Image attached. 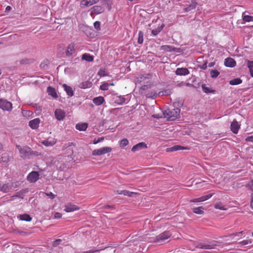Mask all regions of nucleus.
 Wrapping results in <instances>:
<instances>
[{"label":"nucleus","mask_w":253,"mask_h":253,"mask_svg":"<svg viewBox=\"0 0 253 253\" xmlns=\"http://www.w3.org/2000/svg\"><path fill=\"white\" fill-rule=\"evenodd\" d=\"M40 123V120L39 118H36L30 121L29 122V126L32 129H37L39 126V124Z\"/></svg>","instance_id":"nucleus-14"},{"label":"nucleus","mask_w":253,"mask_h":253,"mask_svg":"<svg viewBox=\"0 0 253 253\" xmlns=\"http://www.w3.org/2000/svg\"><path fill=\"white\" fill-rule=\"evenodd\" d=\"M45 194L51 199H53L55 197V195L52 192L47 193Z\"/></svg>","instance_id":"nucleus-50"},{"label":"nucleus","mask_w":253,"mask_h":253,"mask_svg":"<svg viewBox=\"0 0 253 253\" xmlns=\"http://www.w3.org/2000/svg\"><path fill=\"white\" fill-rule=\"evenodd\" d=\"M94 28L97 30L100 31V22L99 21H95L93 24Z\"/></svg>","instance_id":"nucleus-43"},{"label":"nucleus","mask_w":253,"mask_h":253,"mask_svg":"<svg viewBox=\"0 0 253 253\" xmlns=\"http://www.w3.org/2000/svg\"><path fill=\"white\" fill-rule=\"evenodd\" d=\"M16 147L19 151L21 158L23 159H29L30 156L34 154V152L28 146L21 147L16 145Z\"/></svg>","instance_id":"nucleus-2"},{"label":"nucleus","mask_w":253,"mask_h":253,"mask_svg":"<svg viewBox=\"0 0 253 253\" xmlns=\"http://www.w3.org/2000/svg\"><path fill=\"white\" fill-rule=\"evenodd\" d=\"M57 142V140L55 138H48L46 140H44L42 142V143L44 146H52L54 145Z\"/></svg>","instance_id":"nucleus-17"},{"label":"nucleus","mask_w":253,"mask_h":253,"mask_svg":"<svg viewBox=\"0 0 253 253\" xmlns=\"http://www.w3.org/2000/svg\"><path fill=\"white\" fill-rule=\"evenodd\" d=\"M251 207L253 209V195H252V200H251Z\"/></svg>","instance_id":"nucleus-58"},{"label":"nucleus","mask_w":253,"mask_h":253,"mask_svg":"<svg viewBox=\"0 0 253 253\" xmlns=\"http://www.w3.org/2000/svg\"><path fill=\"white\" fill-rule=\"evenodd\" d=\"M99 1V0H82L81 4L84 6H88L98 3Z\"/></svg>","instance_id":"nucleus-18"},{"label":"nucleus","mask_w":253,"mask_h":253,"mask_svg":"<svg viewBox=\"0 0 253 253\" xmlns=\"http://www.w3.org/2000/svg\"><path fill=\"white\" fill-rule=\"evenodd\" d=\"M212 194H209L207 195L202 196L198 198H196L190 201L191 203H197L205 201L212 197Z\"/></svg>","instance_id":"nucleus-13"},{"label":"nucleus","mask_w":253,"mask_h":253,"mask_svg":"<svg viewBox=\"0 0 253 253\" xmlns=\"http://www.w3.org/2000/svg\"><path fill=\"white\" fill-rule=\"evenodd\" d=\"M243 233V231H241L239 232H237L234 234H231L232 236H239L240 234L242 235Z\"/></svg>","instance_id":"nucleus-55"},{"label":"nucleus","mask_w":253,"mask_h":253,"mask_svg":"<svg viewBox=\"0 0 253 253\" xmlns=\"http://www.w3.org/2000/svg\"><path fill=\"white\" fill-rule=\"evenodd\" d=\"M27 63V60H22L20 61L21 64H26Z\"/></svg>","instance_id":"nucleus-59"},{"label":"nucleus","mask_w":253,"mask_h":253,"mask_svg":"<svg viewBox=\"0 0 253 253\" xmlns=\"http://www.w3.org/2000/svg\"><path fill=\"white\" fill-rule=\"evenodd\" d=\"M243 20L244 22H249L253 21V16L250 15H244L243 17Z\"/></svg>","instance_id":"nucleus-37"},{"label":"nucleus","mask_w":253,"mask_h":253,"mask_svg":"<svg viewBox=\"0 0 253 253\" xmlns=\"http://www.w3.org/2000/svg\"><path fill=\"white\" fill-rule=\"evenodd\" d=\"M171 236L170 233L169 231H165L158 236H156L153 240H151V242L162 243L165 240L169 239Z\"/></svg>","instance_id":"nucleus-3"},{"label":"nucleus","mask_w":253,"mask_h":253,"mask_svg":"<svg viewBox=\"0 0 253 253\" xmlns=\"http://www.w3.org/2000/svg\"><path fill=\"white\" fill-rule=\"evenodd\" d=\"M82 59L86 61L91 62L93 60V56L88 53H84L82 55Z\"/></svg>","instance_id":"nucleus-28"},{"label":"nucleus","mask_w":253,"mask_h":253,"mask_svg":"<svg viewBox=\"0 0 253 253\" xmlns=\"http://www.w3.org/2000/svg\"><path fill=\"white\" fill-rule=\"evenodd\" d=\"M163 27L159 28L158 29L155 30H152L151 31L152 34L154 36H156L159 33L161 32Z\"/></svg>","instance_id":"nucleus-44"},{"label":"nucleus","mask_w":253,"mask_h":253,"mask_svg":"<svg viewBox=\"0 0 253 253\" xmlns=\"http://www.w3.org/2000/svg\"><path fill=\"white\" fill-rule=\"evenodd\" d=\"M214 65V62H210L209 64V67H211L213 66Z\"/></svg>","instance_id":"nucleus-60"},{"label":"nucleus","mask_w":253,"mask_h":253,"mask_svg":"<svg viewBox=\"0 0 253 253\" xmlns=\"http://www.w3.org/2000/svg\"><path fill=\"white\" fill-rule=\"evenodd\" d=\"M103 140V138H102V137L99 138L97 139V140H96V141L95 140H94V141H93V143H94V144H97V143H99V142H100V141H101V140Z\"/></svg>","instance_id":"nucleus-56"},{"label":"nucleus","mask_w":253,"mask_h":253,"mask_svg":"<svg viewBox=\"0 0 253 253\" xmlns=\"http://www.w3.org/2000/svg\"><path fill=\"white\" fill-rule=\"evenodd\" d=\"M147 148V145L144 142H140L135 145H134L131 148V151L135 152L136 151H140L143 149H146Z\"/></svg>","instance_id":"nucleus-10"},{"label":"nucleus","mask_w":253,"mask_h":253,"mask_svg":"<svg viewBox=\"0 0 253 253\" xmlns=\"http://www.w3.org/2000/svg\"><path fill=\"white\" fill-rule=\"evenodd\" d=\"M11 9V7L10 6H7L6 7V10H10Z\"/></svg>","instance_id":"nucleus-62"},{"label":"nucleus","mask_w":253,"mask_h":253,"mask_svg":"<svg viewBox=\"0 0 253 253\" xmlns=\"http://www.w3.org/2000/svg\"><path fill=\"white\" fill-rule=\"evenodd\" d=\"M192 86V85L190 84V83H186L185 82H181V83H178L177 84V86H178V87H180V86Z\"/></svg>","instance_id":"nucleus-47"},{"label":"nucleus","mask_w":253,"mask_h":253,"mask_svg":"<svg viewBox=\"0 0 253 253\" xmlns=\"http://www.w3.org/2000/svg\"><path fill=\"white\" fill-rule=\"evenodd\" d=\"M12 108V104L10 102L5 99H0V108L2 110L10 112Z\"/></svg>","instance_id":"nucleus-4"},{"label":"nucleus","mask_w":253,"mask_h":253,"mask_svg":"<svg viewBox=\"0 0 253 253\" xmlns=\"http://www.w3.org/2000/svg\"><path fill=\"white\" fill-rule=\"evenodd\" d=\"M242 81L240 78H235L231 80L229 82V84L231 85H237L242 83Z\"/></svg>","instance_id":"nucleus-31"},{"label":"nucleus","mask_w":253,"mask_h":253,"mask_svg":"<svg viewBox=\"0 0 253 253\" xmlns=\"http://www.w3.org/2000/svg\"><path fill=\"white\" fill-rule=\"evenodd\" d=\"M75 50V45L74 43H70L68 45L66 51V55L67 56H71Z\"/></svg>","instance_id":"nucleus-21"},{"label":"nucleus","mask_w":253,"mask_h":253,"mask_svg":"<svg viewBox=\"0 0 253 253\" xmlns=\"http://www.w3.org/2000/svg\"><path fill=\"white\" fill-rule=\"evenodd\" d=\"M152 116L154 118H159V117L157 115H153Z\"/></svg>","instance_id":"nucleus-63"},{"label":"nucleus","mask_w":253,"mask_h":253,"mask_svg":"<svg viewBox=\"0 0 253 253\" xmlns=\"http://www.w3.org/2000/svg\"><path fill=\"white\" fill-rule=\"evenodd\" d=\"M202 88H203V90L204 91V92L206 93H208V92H210L209 88L207 87H206L205 85H202Z\"/></svg>","instance_id":"nucleus-54"},{"label":"nucleus","mask_w":253,"mask_h":253,"mask_svg":"<svg viewBox=\"0 0 253 253\" xmlns=\"http://www.w3.org/2000/svg\"><path fill=\"white\" fill-rule=\"evenodd\" d=\"M62 242V240L61 239H57L55 241H53V243H52V246L54 247H57L58 245H59Z\"/></svg>","instance_id":"nucleus-46"},{"label":"nucleus","mask_w":253,"mask_h":253,"mask_svg":"<svg viewBox=\"0 0 253 253\" xmlns=\"http://www.w3.org/2000/svg\"><path fill=\"white\" fill-rule=\"evenodd\" d=\"M174 49L175 48L171 45H164L161 46V50L167 52L174 51Z\"/></svg>","instance_id":"nucleus-27"},{"label":"nucleus","mask_w":253,"mask_h":253,"mask_svg":"<svg viewBox=\"0 0 253 253\" xmlns=\"http://www.w3.org/2000/svg\"><path fill=\"white\" fill-rule=\"evenodd\" d=\"M104 101V98L102 96L95 97L93 99V102L97 106L101 105Z\"/></svg>","instance_id":"nucleus-24"},{"label":"nucleus","mask_w":253,"mask_h":253,"mask_svg":"<svg viewBox=\"0 0 253 253\" xmlns=\"http://www.w3.org/2000/svg\"><path fill=\"white\" fill-rule=\"evenodd\" d=\"M247 142H253V135L247 137L246 139Z\"/></svg>","instance_id":"nucleus-52"},{"label":"nucleus","mask_w":253,"mask_h":253,"mask_svg":"<svg viewBox=\"0 0 253 253\" xmlns=\"http://www.w3.org/2000/svg\"><path fill=\"white\" fill-rule=\"evenodd\" d=\"M207 62L206 61L202 65L199 66V67L201 69L205 70L207 68Z\"/></svg>","instance_id":"nucleus-53"},{"label":"nucleus","mask_w":253,"mask_h":253,"mask_svg":"<svg viewBox=\"0 0 253 253\" xmlns=\"http://www.w3.org/2000/svg\"><path fill=\"white\" fill-rule=\"evenodd\" d=\"M18 218L20 220L25 221H31L32 219V217L30 216L29 214L25 213L23 214H20L18 216Z\"/></svg>","instance_id":"nucleus-23"},{"label":"nucleus","mask_w":253,"mask_h":253,"mask_svg":"<svg viewBox=\"0 0 253 253\" xmlns=\"http://www.w3.org/2000/svg\"><path fill=\"white\" fill-rule=\"evenodd\" d=\"M206 184V183H205V181H203L199 182H197L195 183V185H197V187H203V186H205Z\"/></svg>","instance_id":"nucleus-48"},{"label":"nucleus","mask_w":253,"mask_h":253,"mask_svg":"<svg viewBox=\"0 0 253 253\" xmlns=\"http://www.w3.org/2000/svg\"><path fill=\"white\" fill-rule=\"evenodd\" d=\"M197 247L202 249H211L213 248L212 245L206 243H199L197 245Z\"/></svg>","instance_id":"nucleus-26"},{"label":"nucleus","mask_w":253,"mask_h":253,"mask_svg":"<svg viewBox=\"0 0 253 253\" xmlns=\"http://www.w3.org/2000/svg\"><path fill=\"white\" fill-rule=\"evenodd\" d=\"M251 243H252V241L250 239L244 240L239 242V244L241 246H245V245H248V244H251Z\"/></svg>","instance_id":"nucleus-42"},{"label":"nucleus","mask_w":253,"mask_h":253,"mask_svg":"<svg viewBox=\"0 0 253 253\" xmlns=\"http://www.w3.org/2000/svg\"><path fill=\"white\" fill-rule=\"evenodd\" d=\"M247 65L249 68L251 75L253 77V61H248Z\"/></svg>","instance_id":"nucleus-34"},{"label":"nucleus","mask_w":253,"mask_h":253,"mask_svg":"<svg viewBox=\"0 0 253 253\" xmlns=\"http://www.w3.org/2000/svg\"><path fill=\"white\" fill-rule=\"evenodd\" d=\"M62 87L69 97H72L74 95V91L71 86L64 84H62Z\"/></svg>","instance_id":"nucleus-19"},{"label":"nucleus","mask_w":253,"mask_h":253,"mask_svg":"<svg viewBox=\"0 0 253 253\" xmlns=\"http://www.w3.org/2000/svg\"><path fill=\"white\" fill-rule=\"evenodd\" d=\"M189 148L183 147L180 145H174L171 147L168 148L167 149V152H173L176 151L178 150H189Z\"/></svg>","instance_id":"nucleus-15"},{"label":"nucleus","mask_w":253,"mask_h":253,"mask_svg":"<svg viewBox=\"0 0 253 253\" xmlns=\"http://www.w3.org/2000/svg\"><path fill=\"white\" fill-rule=\"evenodd\" d=\"M97 252V251H92V250H90L88 252H86V253H95Z\"/></svg>","instance_id":"nucleus-61"},{"label":"nucleus","mask_w":253,"mask_h":253,"mask_svg":"<svg viewBox=\"0 0 253 253\" xmlns=\"http://www.w3.org/2000/svg\"><path fill=\"white\" fill-rule=\"evenodd\" d=\"M88 127V124L86 123H78L76 125V128L80 131H84Z\"/></svg>","instance_id":"nucleus-22"},{"label":"nucleus","mask_w":253,"mask_h":253,"mask_svg":"<svg viewBox=\"0 0 253 253\" xmlns=\"http://www.w3.org/2000/svg\"><path fill=\"white\" fill-rule=\"evenodd\" d=\"M224 64L227 67H233L236 65V62L231 58H227L225 60Z\"/></svg>","instance_id":"nucleus-20"},{"label":"nucleus","mask_w":253,"mask_h":253,"mask_svg":"<svg viewBox=\"0 0 253 253\" xmlns=\"http://www.w3.org/2000/svg\"><path fill=\"white\" fill-rule=\"evenodd\" d=\"M47 91L48 94L51 95L54 98H57L58 97L55 89L51 86H48L47 89Z\"/></svg>","instance_id":"nucleus-25"},{"label":"nucleus","mask_w":253,"mask_h":253,"mask_svg":"<svg viewBox=\"0 0 253 253\" xmlns=\"http://www.w3.org/2000/svg\"><path fill=\"white\" fill-rule=\"evenodd\" d=\"M27 180L31 183H35L39 179V174L37 171H33L27 176Z\"/></svg>","instance_id":"nucleus-7"},{"label":"nucleus","mask_w":253,"mask_h":253,"mask_svg":"<svg viewBox=\"0 0 253 253\" xmlns=\"http://www.w3.org/2000/svg\"><path fill=\"white\" fill-rule=\"evenodd\" d=\"M197 5V2H194L191 4H190L189 6L185 8V11H189L191 10L195 9L196 6Z\"/></svg>","instance_id":"nucleus-38"},{"label":"nucleus","mask_w":253,"mask_h":253,"mask_svg":"<svg viewBox=\"0 0 253 253\" xmlns=\"http://www.w3.org/2000/svg\"><path fill=\"white\" fill-rule=\"evenodd\" d=\"M240 128V125L238 122L236 120H233L230 125V129L232 132L234 134H237Z\"/></svg>","instance_id":"nucleus-11"},{"label":"nucleus","mask_w":253,"mask_h":253,"mask_svg":"<svg viewBox=\"0 0 253 253\" xmlns=\"http://www.w3.org/2000/svg\"><path fill=\"white\" fill-rule=\"evenodd\" d=\"M219 75V72L216 70H211L210 71V76L212 78H216Z\"/></svg>","instance_id":"nucleus-36"},{"label":"nucleus","mask_w":253,"mask_h":253,"mask_svg":"<svg viewBox=\"0 0 253 253\" xmlns=\"http://www.w3.org/2000/svg\"><path fill=\"white\" fill-rule=\"evenodd\" d=\"M109 84L108 83H105L100 85V89L102 90H106L108 89Z\"/></svg>","instance_id":"nucleus-45"},{"label":"nucleus","mask_w":253,"mask_h":253,"mask_svg":"<svg viewBox=\"0 0 253 253\" xmlns=\"http://www.w3.org/2000/svg\"><path fill=\"white\" fill-rule=\"evenodd\" d=\"M128 144V141L126 138H124L120 142V146L121 147H124Z\"/></svg>","instance_id":"nucleus-39"},{"label":"nucleus","mask_w":253,"mask_h":253,"mask_svg":"<svg viewBox=\"0 0 253 253\" xmlns=\"http://www.w3.org/2000/svg\"><path fill=\"white\" fill-rule=\"evenodd\" d=\"M125 101L126 99L121 96H117L115 100V102L119 105L123 104Z\"/></svg>","instance_id":"nucleus-29"},{"label":"nucleus","mask_w":253,"mask_h":253,"mask_svg":"<svg viewBox=\"0 0 253 253\" xmlns=\"http://www.w3.org/2000/svg\"><path fill=\"white\" fill-rule=\"evenodd\" d=\"M175 74L179 76H185L189 74V71L185 68H178L176 69Z\"/></svg>","instance_id":"nucleus-16"},{"label":"nucleus","mask_w":253,"mask_h":253,"mask_svg":"<svg viewBox=\"0 0 253 253\" xmlns=\"http://www.w3.org/2000/svg\"><path fill=\"white\" fill-rule=\"evenodd\" d=\"M115 192L119 195H123L124 190H117V191H115Z\"/></svg>","instance_id":"nucleus-57"},{"label":"nucleus","mask_w":253,"mask_h":253,"mask_svg":"<svg viewBox=\"0 0 253 253\" xmlns=\"http://www.w3.org/2000/svg\"><path fill=\"white\" fill-rule=\"evenodd\" d=\"M91 84L89 82H84L81 83L80 84L79 87L81 88L85 89V88L90 87Z\"/></svg>","instance_id":"nucleus-33"},{"label":"nucleus","mask_w":253,"mask_h":253,"mask_svg":"<svg viewBox=\"0 0 253 253\" xmlns=\"http://www.w3.org/2000/svg\"><path fill=\"white\" fill-rule=\"evenodd\" d=\"M80 209V208L77 206L69 203L65 206L64 211L66 212H70L79 210Z\"/></svg>","instance_id":"nucleus-9"},{"label":"nucleus","mask_w":253,"mask_h":253,"mask_svg":"<svg viewBox=\"0 0 253 253\" xmlns=\"http://www.w3.org/2000/svg\"><path fill=\"white\" fill-rule=\"evenodd\" d=\"M55 117L58 121L63 120L66 116L65 112L61 109H57L55 110Z\"/></svg>","instance_id":"nucleus-8"},{"label":"nucleus","mask_w":253,"mask_h":253,"mask_svg":"<svg viewBox=\"0 0 253 253\" xmlns=\"http://www.w3.org/2000/svg\"><path fill=\"white\" fill-rule=\"evenodd\" d=\"M133 194H137V193L130 192L128 190H124L123 195H124V196H127L128 197H132V195Z\"/></svg>","instance_id":"nucleus-41"},{"label":"nucleus","mask_w":253,"mask_h":253,"mask_svg":"<svg viewBox=\"0 0 253 253\" xmlns=\"http://www.w3.org/2000/svg\"><path fill=\"white\" fill-rule=\"evenodd\" d=\"M112 151V148L109 147H103L100 149H95L92 151L93 156H101Z\"/></svg>","instance_id":"nucleus-5"},{"label":"nucleus","mask_w":253,"mask_h":253,"mask_svg":"<svg viewBox=\"0 0 253 253\" xmlns=\"http://www.w3.org/2000/svg\"><path fill=\"white\" fill-rule=\"evenodd\" d=\"M157 95H158L157 93L154 90H152L151 91H149L146 94V96L147 97L152 98H154L156 97L157 96Z\"/></svg>","instance_id":"nucleus-32"},{"label":"nucleus","mask_w":253,"mask_h":253,"mask_svg":"<svg viewBox=\"0 0 253 253\" xmlns=\"http://www.w3.org/2000/svg\"><path fill=\"white\" fill-rule=\"evenodd\" d=\"M143 42V33L140 31L138 33V42L139 44L142 43Z\"/></svg>","instance_id":"nucleus-40"},{"label":"nucleus","mask_w":253,"mask_h":253,"mask_svg":"<svg viewBox=\"0 0 253 253\" xmlns=\"http://www.w3.org/2000/svg\"><path fill=\"white\" fill-rule=\"evenodd\" d=\"M54 218L56 219H60L62 217V214L59 212H56L54 214Z\"/></svg>","instance_id":"nucleus-51"},{"label":"nucleus","mask_w":253,"mask_h":253,"mask_svg":"<svg viewBox=\"0 0 253 253\" xmlns=\"http://www.w3.org/2000/svg\"><path fill=\"white\" fill-rule=\"evenodd\" d=\"M98 75L100 77H104L106 76L105 71L104 70H100L98 72Z\"/></svg>","instance_id":"nucleus-49"},{"label":"nucleus","mask_w":253,"mask_h":253,"mask_svg":"<svg viewBox=\"0 0 253 253\" xmlns=\"http://www.w3.org/2000/svg\"><path fill=\"white\" fill-rule=\"evenodd\" d=\"M13 187V183H0V191L6 193L10 189Z\"/></svg>","instance_id":"nucleus-12"},{"label":"nucleus","mask_w":253,"mask_h":253,"mask_svg":"<svg viewBox=\"0 0 253 253\" xmlns=\"http://www.w3.org/2000/svg\"><path fill=\"white\" fill-rule=\"evenodd\" d=\"M180 111V109L177 108L168 109L164 112V115L169 121H174L179 117Z\"/></svg>","instance_id":"nucleus-1"},{"label":"nucleus","mask_w":253,"mask_h":253,"mask_svg":"<svg viewBox=\"0 0 253 253\" xmlns=\"http://www.w3.org/2000/svg\"><path fill=\"white\" fill-rule=\"evenodd\" d=\"M251 189L253 190V180L252 181Z\"/></svg>","instance_id":"nucleus-64"},{"label":"nucleus","mask_w":253,"mask_h":253,"mask_svg":"<svg viewBox=\"0 0 253 253\" xmlns=\"http://www.w3.org/2000/svg\"><path fill=\"white\" fill-rule=\"evenodd\" d=\"M203 210L204 208L203 207H199L193 208V211L196 214H203L204 213Z\"/></svg>","instance_id":"nucleus-30"},{"label":"nucleus","mask_w":253,"mask_h":253,"mask_svg":"<svg viewBox=\"0 0 253 253\" xmlns=\"http://www.w3.org/2000/svg\"><path fill=\"white\" fill-rule=\"evenodd\" d=\"M104 10V8L102 6L95 5L91 8L90 16L94 17L95 15L103 13Z\"/></svg>","instance_id":"nucleus-6"},{"label":"nucleus","mask_w":253,"mask_h":253,"mask_svg":"<svg viewBox=\"0 0 253 253\" xmlns=\"http://www.w3.org/2000/svg\"><path fill=\"white\" fill-rule=\"evenodd\" d=\"M214 208L216 209H219L220 210H226V208H225V206L221 203H217L214 205Z\"/></svg>","instance_id":"nucleus-35"}]
</instances>
